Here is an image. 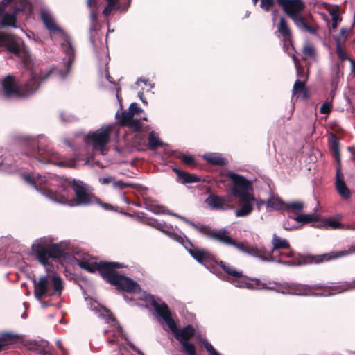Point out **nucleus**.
<instances>
[{"mask_svg":"<svg viewBox=\"0 0 355 355\" xmlns=\"http://www.w3.org/2000/svg\"><path fill=\"white\" fill-rule=\"evenodd\" d=\"M137 217L141 223L148 225L151 227H154L155 225V218L150 216L148 212L139 213Z\"/></svg>","mask_w":355,"mask_h":355,"instance_id":"42","label":"nucleus"},{"mask_svg":"<svg viewBox=\"0 0 355 355\" xmlns=\"http://www.w3.org/2000/svg\"><path fill=\"white\" fill-rule=\"evenodd\" d=\"M272 284L274 286H277V288H275V286H272L274 288L273 290H275L277 293L293 295H310L309 292L311 290L320 289L324 287V286L322 284L313 285L297 284L290 283H284L282 284H279L277 282H272Z\"/></svg>","mask_w":355,"mask_h":355,"instance_id":"14","label":"nucleus"},{"mask_svg":"<svg viewBox=\"0 0 355 355\" xmlns=\"http://www.w3.org/2000/svg\"><path fill=\"white\" fill-rule=\"evenodd\" d=\"M128 110L131 111L134 114L138 115L142 110L136 103L130 104Z\"/></svg>","mask_w":355,"mask_h":355,"instance_id":"54","label":"nucleus"},{"mask_svg":"<svg viewBox=\"0 0 355 355\" xmlns=\"http://www.w3.org/2000/svg\"><path fill=\"white\" fill-rule=\"evenodd\" d=\"M146 209L148 212L151 213V214L154 215L155 214V205L150 202L146 201L145 202Z\"/></svg>","mask_w":355,"mask_h":355,"instance_id":"55","label":"nucleus"},{"mask_svg":"<svg viewBox=\"0 0 355 355\" xmlns=\"http://www.w3.org/2000/svg\"><path fill=\"white\" fill-rule=\"evenodd\" d=\"M347 30L345 28H341L340 31V35L338 36L336 40L337 41V44H338V39H341V42L345 40V33Z\"/></svg>","mask_w":355,"mask_h":355,"instance_id":"59","label":"nucleus"},{"mask_svg":"<svg viewBox=\"0 0 355 355\" xmlns=\"http://www.w3.org/2000/svg\"><path fill=\"white\" fill-rule=\"evenodd\" d=\"M40 15L43 23L50 31L51 36L55 38L58 37L60 40L62 49L66 53V57L64 58L66 67L65 71L62 72L58 69H53L44 75L34 71L31 73V78L21 89H19L17 87L13 76H7L2 81L3 94L7 98L30 96L38 89L40 83L49 76L63 79L69 72V66L74 60L75 52L70 37L56 24L54 17L49 9H42Z\"/></svg>","mask_w":355,"mask_h":355,"instance_id":"1","label":"nucleus"},{"mask_svg":"<svg viewBox=\"0 0 355 355\" xmlns=\"http://www.w3.org/2000/svg\"><path fill=\"white\" fill-rule=\"evenodd\" d=\"M72 188L76 194V198H70L67 191L62 188H60L59 196H51V198L55 199V202L71 207L99 203L98 198L92 194L89 187L82 181L74 180L72 182Z\"/></svg>","mask_w":355,"mask_h":355,"instance_id":"5","label":"nucleus"},{"mask_svg":"<svg viewBox=\"0 0 355 355\" xmlns=\"http://www.w3.org/2000/svg\"><path fill=\"white\" fill-rule=\"evenodd\" d=\"M342 72L340 70V65L338 64L334 65L331 68V77H332V84L336 85L338 83V80L341 76Z\"/></svg>","mask_w":355,"mask_h":355,"instance_id":"48","label":"nucleus"},{"mask_svg":"<svg viewBox=\"0 0 355 355\" xmlns=\"http://www.w3.org/2000/svg\"><path fill=\"white\" fill-rule=\"evenodd\" d=\"M148 146L149 148L154 150H155V135L152 132L148 137Z\"/></svg>","mask_w":355,"mask_h":355,"instance_id":"53","label":"nucleus"},{"mask_svg":"<svg viewBox=\"0 0 355 355\" xmlns=\"http://www.w3.org/2000/svg\"><path fill=\"white\" fill-rule=\"evenodd\" d=\"M168 214L173 215V216L181 219L182 220H183L184 222H185L186 223H187L188 225H189L191 227H192V225L196 224V223L187 220L186 218L181 216L180 215H178L177 214L171 213L168 210L165 209L164 207L157 205V214Z\"/></svg>","mask_w":355,"mask_h":355,"instance_id":"38","label":"nucleus"},{"mask_svg":"<svg viewBox=\"0 0 355 355\" xmlns=\"http://www.w3.org/2000/svg\"><path fill=\"white\" fill-rule=\"evenodd\" d=\"M271 243L272 245V248L270 252H272V255H273V253H275L277 250L290 249V243L286 239L279 237L275 234L272 236Z\"/></svg>","mask_w":355,"mask_h":355,"instance_id":"25","label":"nucleus"},{"mask_svg":"<svg viewBox=\"0 0 355 355\" xmlns=\"http://www.w3.org/2000/svg\"><path fill=\"white\" fill-rule=\"evenodd\" d=\"M209 239L215 240L224 245H232L236 248V243L232 239L230 235V232L225 228L222 229H213L210 232Z\"/></svg>","mask_w":355,"mask_h":355,"instance_id":"20","label":"nucleus"},{"mask_svg":"<svg viewBox=\"0 0 355 355\" xmlns=\"http://www.w3.org/2000/svg\"><path fill=\"white\" fill-rule=\"evenodd\" d=\"M200 342L210 355H220L207 340H200Z\"/></svg>","mask_w":355,"mask_h":355,"instance_id":"50","label":"nucleus"},{"mask_svg":"<svg viewBox=\"0 0 355 355\" xmlns=\"http://www.w3.org/2000/svg\"><path fill=\"white\" fill-rule=\"evenodd\" d=\"M206 203L211 207L217 209L225 210L233 207L230 205L228 197L219 196L211 194L205 200Z\"/></svg>","mask_w":355,"mask_h":355,"instance_id":"21","label":"nucleus"},{"mask_svg":"<svg viewBox=\"0 0 355 355\" xmlns=\"http://www.w3.org/2000/svg\"><path fill=\"white\" fill-rule=\"evenodd\" d=\"M239 205L240 208L236 209L235 216L236 217H245L250 215L254 207L255 197L253 193L239 196Z\"/></svg>","mask_w":355,"mask_h":355,"instance_id":"18","label":"nucleus"},{"mask_svg":"<svg viewBox=\"0 0 355 355\" xmlns=\"http://www.w3.org/2000/svg\"><path fill=\"white\" fill-rule=\"evenodd\" d=\"M130 2L131 0H128V5L125 8H122L120 6H117V4L116 3H107V6L104 8V10L102 12V15L105 17H108L112 14L113 10H119L121 9L123 11H125L130 6Z\"/></svg>","mask_w":355,"mask_h":355,"instance_id":"33","label":"nucleus"},{"mask_svg":"<svg viewBox=\"0 0 355 355\" xmlns=\"http://www.w3.org/2000/svg\"><path fill=\"white\" fill-rule=\"evenodd\" d=\"M295 221L302 223H308L318 220V216L315 214H301L293 218Z\"/></svg>","mask_w":355,"mask_h":355,"instance_id":"36","label":"nucleus"},{"mask_svg":"<svg viewBox=\"0 0 355 355\" xmlns=\"http://www.w3.org/2000/svg\"><path fill=\"white\" fill-rule=\"evenodd\" d=\"M157 315L159 316L168 329L173 333L175 338L182 344L186 355H196L195 346L189 342L196 332L195 329L188 324L183 329H178L173 318V314L168 305L157 298Z\"/></svg>","mask_w":355,"mask_h":355,"instance_id":"4","label":"nucleus"},{"mask_svg":"<svg viewBox=\"0 0 355 355\" xmlns=\"http://www.w3.org/2000/svg\"><path fill=\"white\" fill-rule=\"evenodd\" d=\"M60 118L64 122L71 121L70 116L67 115L65 113H61Z\"/></svg>","mask_w":355,"mask_h":355,"instance_id":"64","label":"nucleus"},{"mask_svg":"<svg viewBox=\"0 0 355 355\" xmlns=\"http://www.w3.org/2000/svg\"><path fill=\"white\" fill-rule=\"evenodd\" d=\"M182 159L187 164H191L193 162V157L191 155H183Z\"/></svg>","mask_w":355,"mask_h":355,"instance_id":"57","label":"nucleus"},{"mask_svg":"<svg viewBox=\"0 0 355 355\" xmlns=\"http://www.w3.org/2000/svg\"><path fill=\"white\" fill-rule=\"evenodd\" d=\"M90 19H91L92 25L93 26H94L97 21V15H96V12H94L93 10H92L90 12Z\"/></svg>","mask_w":355,"mask_h":355,"instance_id":"58","label":"nucleus"},{"mask_svg":"<svg viewBox=\"0 0 355 355\" xmlns=\"http://www.w3.org/2000/svg\"><path fill=\"white\" fill-rule=\"evenodd\" d=\"M236 249L263 262L275 261L272 252H268L266 248L261 245H251L246 242H239L236 245Z\"/></svg>","mask_w":355,"mask_h":355,"instance_id":"16","label":"nucleus"},{"mask_svg":"<svg viewBox=\"0 0 355 355\" xmlns=\"http://www.w3.org/2000/svg\"><path fill=\"white\" fill-rule=\"evenodd\" d=\"M329 226L333 229H337L340 227V223L335 220H331L328 223Z\"/></svg>","mask_w":355,"mask_h":355,"instance_id":"63","label":"nucleus"},{"mask_svg":"<svg viewBox=\"0 0 355 355\" xmlns=\"http://www.w3.org/2000/svg\"><path fill=\"white\" fill-rule=\"evenodd\" d=\"M297 94H302L303 98L306 97V90L305 88L304 83L299 80L295 82L293 88V94L296 95Z\"/></svg>","mask_w":355,"mask_h":355,"instance_id":"37","label":"nucleus"},{"mask_svg":"<svg viewBox=\"0 0 355 355\" xmlns=\"http://www.w3.org/2000/svg\"><path fill=\"white\" fill-rule=\"evenodd\" d=\"M33 12L31 3L26 0H3L0 2V24L2 27L17 28L16 15L19 13L30 15Z\"/></svg>","mask_w":355,"mask_h":355,"instance_id":"8","label":"nucleus"},{"mask_svg":"<svg viewBox=\"0 0 355 355\" xmlns=\"http://www.w3.org/2000/svg\"><path fill=\"white\" fill-rule=\"evenodd\" d=\"M99 181L102 184H108L113 182V178L110 176H107L100 178Z\"/></svg>","mask_w":355,"mask_h":355,"instance_id":"56","label":"nucleus"},{"mask_svg":"<svg viewBox=\"0 0 355 355\" xmlns=\"http://www.w3.org/2000/svg\"><path fill=\"white\" fill-rule=\"evenodd\" d=\"M113 183V187L116 189H123V187H125L126 185L121 181H114L112 182Z\"/></svg>","mask_w":355,"mask_h":355,"instance_id":"61","label":"nucleus"},{"mask_svg":"<svg viewBox=\"0 0 355 355\" xmlns=\"http://www.w3.org/2000/svg\"><path fill=\"white\" fill-rule=\"evenodd\" d=\"M277 31L285 37L291 35V30L288 24L283 17L279 19V24H277Z\"/></svg>","mask_w":355,"mask_h":355,"instance_id":"34","label":"nucleus"},{"mask_svg":"<svg viewBox=\"0 0 355 355\" xmlns=\"http://www.w3.org/2000/svg\"><path fill=\"white\" fill-rule=\"evenodd\" d=\"M266 208L268 211L270 210H282L285 211L286 203L282 200L278 196H271L266 201Z\"/></svg>","mask_w":355,"mask_h":355,"instance_id":"27","label":"nucleus"},{"mask_svg":"<svg viewBox=\"0 0 355 355\" xmlns=\"http://www.w3.org/2000/svg\"><path fill=\"white\" fill-rule=\"evenodd\" d=\"M253 281L255 282V284H252L249 282L248 279L245 283V288L249 290H253L257 288H263V289H274L273 287H268L266 284L261 283V282L258 279H253Z\"/></svg>","mask_w":355,"mask_h":355,"instance_id":"35","label":"nucleus"},{"mask_svg":"<svg viewBox=\"0 0 355 355\" xmlns=\"http://www.w3.org/2000/svg\"><path fill=\"white\" fill-rule=\"evenodd\" d=\"M275 5V0H260V7L265 11H269Z\"/></svg>","mask_w":355,"mask_h":355,"instance_id":"51","label":"nucleus"},{"mask_svg":"<svg viewBox=\"0 0 355 355\" xmlns=\"http://www.w3.org/2000/svg\"><path fill=\"white\" fill-rule=\"evenodd\" d=\"M29 153H26L28 156L33 155L38 161L43 163H49L58 165L60 167L73 168L76 166L74 162H67L62 160L59 155L52 148L49 147L42 148L35 140L31 139L28 144Z\"/></svg>","mask_w":355,"mask_h":355,"instance_id":"10","label":"nucleus"},{"mask_svg":"<svg viewBox=\"0 0 355 355\" xmlns=\"http://www.w3.org/2000/svg\"><path fill=\"white\" fill-rule=\"evenodd\" d=\"M157 230L162 232L168 235L172 239L182 244L189 254L196 260L199 263L205 265V262L209 260H213L214 256L212 254L206 249L202 248H188L184 244V235L178 234L171 225L157 219Z\"/></svg>","mask_w":355,"mask_h":355,"instance_id":"9","label":"nucleus"},{"mask_svg":"<svg viewBox=\"0 0 355 355\" xmlns=\"http://www.w3.org/2000/svg\"><path fill=\"white\" fill-rule=\"evenodd\" d=\"M330 148L332 151L333 156L336 159L338 166H340V155L339 150V144L337 138L334 135H331V139L330 141Z\"/></svg>","mask_w":355,"mask_h":355,"instance_id":"32","label":"nucleus"},{"mask_svg":"<svg viewBox=\"0 0 355 355\" xmlns=\"http://www.w3.org/2000/svg\"><path fill=\"white\" fill-rule=\"evenodd\" d=\"M32 250L38 261L43 265L46 270L54 268L53 261L64 257L65 248L62 243L50 244L48 239L41 238L32 244Z\"/></svg>","mask_w":355,"mask_h":355,"instance_id":"6","label":"nucleus"},{"mask_svg":"<svg viewBox=\"0 0 355 355\" xmlns=\"http://www.w3.org/2000/svg\"><path fill=\"white\" fill-rule=\"evenodd\" d=\"M168 214L173 215V216L181 219L182 220H183L184 222H185L186 223H187L188 225H189L191 227H192V225L196 224V223L187 220L186 218L181 216L180 215H178L177 214L171 213L168 210L165 209L164 207L157 205V214Z\"/></svg>","mask_w":355,"mask_h":355,"instance_id":"40","label":"nucleus"},{"mask_svg":"<svg viewBox=\"0 0 355 355\" xmlns=\"http://www.w3.org/2000/svg\"><path fill=\"white\" fill-rule=\"evenodd\" d=\"M31 349L41 355H52L47 342H35Z\"/></svg>","mask_w":355,"mask_h":355,"instance_id":"29","label":"nucleus"},{"mask_svg":"<svg viewBox=\"0 0 355 355\" xmlns=\"http://www.w3.org/2000/svg\"><path fill=\"white\" fill-rule=\"evenodd\" d=\"M203 158L209 164L217 166H224L227 160L218 153H207L203 155Z\"/></svg>","mask_w":355,"mask_h":355,"instance_id":"24","label":"nucleus"},{"mask_svg":"<svg viewBox=\"0 0 355 355\" xmlns=\"http://www.w3.org/2000/svg\"><path fill=\"white\" fill-rule=\"evenodd\" d=\"M265 204L266 205V201H264L263 200L257 199L255 198L254 205L257 206V208L258 210H260L261 207Z\"/></svg>","mask_w":355,"mask_h":355,"instance_id":"60","label":"nucleus"},{"mask_svg":"<svg viewBox=\"0 0 355 355\" xmlns=\"http://www.w3.org/2000/svg\"><path fill=\"white\" fill-rule=\"evenodd\" d=\"M141 83H144L145 85V88H143V90H145L146 92H148L149 91V88H152L151 86H148L147 85V82L146 80H141V79H139L137 81V84L140 85Z\"/></svg>","mask_w":355,"mask_h":355,"instance_id":"62","label":"nucleus"},{"mask_svg":"<svg viewBox=\"0 0 355 355\" xmlns=\"http://www.w3.org/2000/svg\"><path fill=\"white\" fill-rule=\"evenodd\" d=\"M76 264L89 272L98 271L102 277L111 285L118 289L130 293H138L137 304L139 306L148 309L152 315H154L153 309H155V299L153 295L146 291H141L139 284L132 279L119 274L116 268L123 267V265L116 262H97L96 259L87 256L83 259H76Z\"/></svg>","mask_w":355,"mask_h":355,"instance_id":"2","label":"nucleus"},{"mask_svg":"<svg viewBox=\"0 0 355 355\" xmlns=\"http://www.w3.org/2000/svg\"><path fill=\"white\" fill-rule=\"evenodd\" d=\"M112 130V125L102 126L96 131L89 133L85 137V141L93 146V148L99 150L102 155H105L107 151L106 145L110 141V135Z\"/></svg>","mask_w":355,"mask_h":355,"instance_id":"12","label":"nucleus"},{"mask_svg":"<svg viewBox=\"0 0 355 355\" xmlns=\"http://www.w3.org/2000/svg\"><path fill=\"white\" fill-rule=\"evenodd\" d=\"M304 207V204L302 201H293L286 203L285 211L289 213L298 214Z\"/></svg>","mask_w":355,"mask_h":355,"instance_id":"30","label":"nucleus"},{"mask_svg":"<svg viewBox=\"0 0 355 355\" xmlns=\"http://www.w3.org/2000/svg\"><path fill=\"white\" fill-rule=\"evenodd\" d=\"M284 12L290 17L297 15L304 9L305 3L302 0H277Z\"/></svg>","mask_w":355,"mask_h":355,"instance_id":"19","label":"nucleus"},{"mask_svg":"<svg viewBox=\"0 0 355 355\" xmlns=\"http://www.w3.org/2000/svg\"><path fill=\"white\" fill-rule=\"evenodd\" d=\"M218 264L227 275L232 277H241L243 276L242 271L236 270L234 267L222 261L218 262Z\"/></svg>","mask_w":355,"mask_h":355,"instance_id":"31","label":"nucleus"},{"mask_svg":"<svg viewBox=\"0 0 355 355\" xmlns=\"http://www.w3.org/2000/svg\"><path fill=\"white\" fill-rule=\"evenodd\" d=\"M119 121L125 125L133 128L135 129H138L140 127L139 119L137 117H135V114H134L130 110H125L122 112L121 117L119 119Z\"/></svg>","mask_w":355,"mask_h":355,"instance_id":"23","label":"nucleus"},{"mask_svg":"<svg viewBox=\"0 0 355 355\" xmlns=\"http://www.w3.org/2000/svg\"><path fill=\"white\" fill-rule=\"evenodd\" d=\"M0 46L5 47L10 53L26 61L30 53L24 42L12 35L0 33Z\"/></svg>","mask_w":355,"mask_h":355,"instance_id":"11","label":"nucleus"},{"mask_svg":"<svg viewBox=\"0 0 355 355\" xmlns=\"http://www.w3.org/2000/svg\"><path fill=\"white\" fill-rule=\"evenodd\" d=\"M248 279V277H244L243 275L241 277H234L230 281V283L234 285L235 287L238 288H245V283H246V281Z\"/></svg>","mask_w":355,"mask_h":355,"instance_id":"49","label":"nucleus"},{"mask_svg":"<svg viewBox=\"0 0 355 355\" xmlns=\"http://www.w3.org/2000/svg\"><path fill=\"white\" fill-rule=\"evenodd\" d=\"M303 57L304 59L314 58L315 56V49L313 45L307 44L302 49Z\"/></svg>","mask_w":355,"mask_h":355,"instance_id":"44","label":"nucleus"},{"mask_svg":"<svg viewBox=\"0 0 355 355\" xmlns=\"http://www.w3.org/2000/svg\"><path fill=\"white\" fill-rule=\"evenodd\" d=\"M293 21L294 24L302 31L314 33L315 31L305 21L304 17L301 15V13L293 16L291 18Z\"/></svg>","mask_w":355,"mask_h":355,"instance_id":"26","label":"nucleus"},{"mask_svg":"<svg viewBox=\"0 0 355 355\" xmlns=\"http://www.w3.org/2000/svg\"><path fill=\"white\" fill-rule=\"evenodd\" d=\"M24 180L28 184L34 186L35 189L41 193L43 196L49 200L55 202V199L51 198V196H59L60 189L59 191H54L52 187L53 184L49 182L45 176H42L39 174H24Z\"/></svg>","mask_w":355,"mask_h":355,"instance_id":"13","label":"nucleus"},{"mask_svg":"<svg viewBox=\"0 0 355 355\" xmlns=\"http://www.w3.org/2000/svg\"><path fill=\"white\" fill-rule=\"evenodd\" d=\"M354 253L355 245H352L347 250L345 249L339 251L331 252L330 253L323 254L321 255L309 257L306 263L318 264L324 261L340 258Z\"/></svg>","mask_w":355,"mask_h":355,"instance_id":"17","label":"nucleus"},{"mask_svg":"<svg viewBox=\"0 0 355 355\" xmlns=\"http://www.w3.org/2000/svg\"><path fill=\"white\" fill-rule=\"evenodd\" d=\"M192 227L196 230L198 232L205 234L208 238L210 237V232H211L212 229L209 228V226L205 225L195 224L192 225Z\"/></svg>","mask_w":355,"mask_h":355,"instance_id":"47","label":"nucleus"},{"mask_svg":"<svg viewBox=\"0 0 355 355\" xmlns=\"http://www.w3.org/2000/svg\"><path fill=\"white\" fill-rule=\"evenodd\" d=\"M168 214L173 215V216L181 219L182 220H183L184 222H185L186 223H187L188 225H189L191 227H192V225L196 224V223L187 220L186 218L181 216L180 215H178L177 214L171 213L168 210L165 209L164 207L157 205V214Z\"/></svg>","mask_w":355,"mask_h":355,"instance_id":"39","label":"nucleus"},{"mask_svg":"<svg viewBox=\"0 0 355 355\" xmlns=\"http://www.w3.org/2000/svg\"><path fill=\"white\" fill-rule=\"evenodd\" d=\"M87 302L90 310L94 311L98 317L103 319L104 322L107 324V327L103 329V333L107 337L108 344H116L119 347V353L121 355H128V347L133 350H137L110 310L101 306L92 299L87 300Z\"/></svg>","mask_w":355,"mask_h":355,"instance_id":"3","label":"nucleus"},{"mask_svg":"<svg viewBox=\"0 0 355 355\" xmlns=\"http://www.w3.org/2000/svg\"><path fill=\"white\" fill-rule=\"evenodd\" d=\"M33 282L34 295L40 301L44 297L60 295L64 288L62 279L52 268L46 270V274L41 276L37 282L34 280Z\"/></svg>","mask_w":355,"mask_h":355,"instance_id":"7","label":"nucleus"},{"mask_svg":"<svg viewBox=\"0 0 355 355\" xmlns=\"http://www.w3.org/2000/svg\"><path fill=\"white\" fill-rule=\"evenodd\" d=\"M340 43H341V39H338V44H337V45H336V53H337L338 58L343 61H344L345 60H349L352 66L354 67V65H355L354 61L352 59H349L347 57L345 52L342 49Z\"/></svg>","mask_w":355,"mask_h":355,"instance_id":"46","label":"nucleus"},{"mask_svg":"<svg viewBox=\"0 0 355 355\" xmlns=\"http://www.w3.org/2000/svg\"><path fill=\"white\" fill-rule=\"evenodd\" d=\"M332 104L330 102H325L322 105L320 112L322 114H329L331 111Z\"/></svg>","mask_w":355,"mask_h":355,"instance_id":"52","label":"nucleus"},{"mask_svg":"<svg viewBox=\"0 0 355 355\" xmlns=\"http://www.w3.org/2000/svg\"><path fill=\"white\" fill-rule=\"evenodd\" d=\"M336 186L338 193L343 198L348 199L350 197L351 192L343 181L340 166H338L336 170Z\"/></svg>","mask_w":355,"mask_h":355,"instance_id":"22","label":"nucleus"},{"mask_svg":"<svg viewBox=\"0 0 355 355\" xmlns=\"http://www.w3.org/2000/svg\"><path fill=\"white\" fill-rule=\"evenodd\" d=\"M168 214L173 215V216L181 219L182 220H183L184 222H185L186 223H187L188 225H189L191 227H192V225L196 224V223L187 220L186 218L181 216L180 215H178L177 214L171 213L168 210L165 209L164 207L157 205V214Z\"/></svg>","mask_w":355,"mask_h":355,"instance_id":"41","label":"nucleus"},{"mask_svg":"<svg viewBox=\"0 0 355 355\" xmlns=\"http://www.w3.org/2000/svg\"><path fill=\"white\" fill-rule=\"evenodd\" d=\"M227 177L232 182L231 193L239 197L253 193L252 182L232 171H227Z\"/></svg>","mask_w":355,"mask_h":355,"instance_id":"15","label":"nucleus"},{"mask_svg":"<svg viewBox=\"0 0 355 355\" xmlns=\"http://www.w3.org/2000/svg\"><path fill=\"white\" fill-rule=\"evenodd\" d=\"M15 340V336L9 333H4L0 337V352L3 349V347L10 345Z\"/></svg>","mask_w":355,"mask_h":355,"instance_id":"43","label":"nucleus"},{"mask_svg":"<svg viewBox=\"0 0 355 355\" xmlns=\"http://www.w3.org/2000/svg\"><path fill=\"white\" fill-rule=\"evenodd\" d=\"M179 179L182 180V184H191L199 182L200 178L195 174L183 172L179 169L174 170Z\"/></svg>","mask_w":355,"mask_h":355,"instance_id":"28","label":"nucleus"},{"mask_svg":"<svg viewBox=\"0 0 355 355\" xmlns=\"http://www.w3.org/2000/svg\"><path fill=\"white\" fill-rule=\"evenodd\" d=\"M157 154L164 153L166 155H169L172 153L171 148L168 144L162 143L159 138L157 137Z\"/></svg>","mask_w":355,"mask_h":355,"instance_id":"45","label":"nucleus"}]
</instances>
